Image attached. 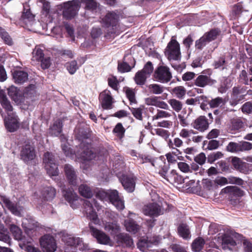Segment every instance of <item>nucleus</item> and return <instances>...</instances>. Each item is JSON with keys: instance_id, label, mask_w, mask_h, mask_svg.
Instances as JSON below:
<instances>
[{"instance_id": "obj_40", "label": "nucleus", "mask_w": 252, "mask_h": 252, "mask_svg": "<svg viewBox=\"0 0 252 252\" xmlns=\"http://www.w3.org/2000/svg\"><path fill=\"white\" fill-rule=\"evenodd\" d=\"M172 93L179 99H182L186 94L187 91L183 86H178L172 89Z\"/></svg>"}, {"instance_id": "obj_17", "label": "nucleus", "mask_w": 252, "mask_h": 252, "mask_svg": "<svg viewBox=\"0 0 252 252\" xmlns=\"http://www.w3.org/2000/svg\"><path fill=\"white\" fill-rule=\"evenodd\" d=\"M145 103L147 105L155 106L160 109L167 110L169 106L165 102L160 100L159 98L157 96H150L145 99Z\"/></svg>"}, {"instance_id": "obj_43", "label": "nucleus", "mask_w": 252, "mask_h": 252, "mask_svg": "<svg viewBox=\"0 0 252 252\" xmlns=\"http://www.w3.org/2000/svg\"><path fill=\"white\" fill-rule=\"evenodd\" d=\"M10 229L16 240H20L22 239V233L20 228L14 224H12L10 225Z\"/></svg>"}, {"instance_id": "obj_62", "label": "nucleus", "mask_w": 252, "mask_h": 252, "mask_svg": "<svg viewBox=\"0 0 252 252\" xmlns=\"http://www.w3.org/2000/svg\"><path fill=\"white\" fill-rule=\"evenodd\" d=\"M41 67L45 69L50 67L51 60L49 57H43L40 61Z\"/></svg>"}, {"instance_id": "obj_16", "label": "nucleus", "mask_w": 252, "mask_h": 252, "mask_svg": "<svg viewBox=\"0 0 252 252\" xmlns=\"http://www.w3.org/2000/svg\"><path fill=\"white\" fill-rule=\"evenodd\" d=\"M35 156L34 149L30 145H26L21 152V158L25 162L33 159Z\"/></svg>"}, {"instance_id": "obj_52", "label": "nucleus", "mask_w": 252, "mask_h": 252, "mask_svg": "<svg viewBox=\"0 0 252 252\" xmlns=\"http://www.w3.org/2000/svg\"><path fill=\"white\" fill-rule=\"evenodd\" d=\"M219 32L217 30H212L210 32H206L204 35L207 37L209 42L215 39L219 35Z\"/></svg>"}, {"instance_id": "obj_12", "label": "nucleus", "mask_w": 252, "mask_h": 252, "mask_svg": "<svg viewBox=\"0 0 252 252\" xmlns=\"http://www.w3.org/2000/svg\"><path fill=\"white\" fill-rule=\"evenodd\" d=\"M0 203L3 207H6L13 214L18 216L21 215L22 207L13 204L6 196L0 195Z\"/></svg>"}, {"instance_id": "obj_15", "label": "nucleus", "mask_w": 252, "mask_h": 252, "mask_svg": "<svg viewBox=\"0 0 252 252\" xmlns=\"http://www.w3.org/2000/svg\"><path fill=\"white\" fill-rule=\"evenodd\" d=\"M160 240L161 239L158 236L150 238L148 240L143 239L138 243V247L141 251L146 252L148 248L150 247L152 245H157Z\"/></svg>"}, {"instance_id": "obj_41", "label": "nucleus", "mask_w": 252, "mask_h": 252, "mask_svg": "<svg viewBox=\"0 0 252 252\" xmlns=\"http://www.w3.org/2000/svg\"><path fill=\"white\" fill-rule=\"evenodd\" d=\"M231 162L234 167L240 171H242L244 167H246L247 165L246 163L243 162L240 158L237 157L233 158Z\"/></svg>"}, {"instance_id": "obj_30", "label": "nucleus", "mask_w": 252, "mask_h": 252, "mask_svg": "<svg viewBox=\"0 0 252 252\" xmlns=\"http://www.w3.org/2000/svg\"><path fill=\"white\" fill-rule=\"evenodd\" d=\"M148 88L150 93L154 94H161L164 91V87L158 84H150Z\"/></svg>"}, {"instance_id": "obj_20", "label": "nucleus", "mask_w": 252, "mask_h": 252, "mask_svg": "<svg viewBox=\"0 0 252 252\" xmlns=\"http://www.w3.org/2000/svg\"><path fill=\"white\" fill-rule=\"evenodd\" d=\"M119 19V15L115 12H111L108 13L103 19V22L105 23L106 26L108 27L112 26V29L113 30L114 27H116V24Z\"/></svg>"}, {"instance_id": "obj_57", "label": "nucleus", "mask_w": 252, "mask_h": 252, "mask_svg": "<svg viewBox=\"0 0 252 252\" xmlns=\"http://www.w3.org/2000/svg\"><path fill=\"white\" fill-rule=\"evenodd\" d=\"M206 160V156L203 153H201L194 157L195 161L200 165H203L204 164Z\"/></svg>"}, {"instance_id": "obj_14", "label": "nucleus", "mask_w": 252, "mask_h": 252, "mask_svg": "<svg viewBox=\"0 0 252 252\" xmlns=\"http://www.w3.org/2000/svg\"><path fill=\"white\" fill-rule=\"evenodd\" d=\"M124 189L128 192H132L135 188V178L132 175H123L120 179Z\"/></svg>"}, {"instance_id": "obj_22", "label": "nucleus", "mask_w": 252, "mask_h": 252, "mask_svg": "<svg viewBox=\"0 0 252 252\" xmlns=\"http://www.w3.org/2000/svg\"><path fill=\"white\" fill-rule=\"evenodd\" d=\"M99 98L101 100V105L103 108L107 109L110 107L112 104V97L109 91L105 90L102 92L100 94Z\"/></svg>"}, {"instance_id": "obj_24", "label": "nucleus", "mask_w": 252, "mask_h": 252, "mask_svg": "<svg viewBox=\"0 0 252 252\" xmlns=\"http://www.w3.org/2000/svg\"><path fill=\"white\" fill-rule=\"evenodd\" d=\"M13 77L14 82L17 84H22L28 79V73L21 70L14 71Z\"/></svg>"}, {"instance_id": "obj_59", "label": "nucleus", "mask_w": 252, "mask_h": 252, "mask_svg": "<svg viewBox=\"0 0 252 252\" xmlns=\"http://www.w3.org/2000/svg\"><path fill=\"white\" fill-rule=\"evenodd\" d=\"M154 131L157 135H159L164 139H167L169 135L168 132L162 128H156L154 130Z\"/></svg>"}, {"instance_id": "obj_33", "label": "nucleus", "mask_w": 252, "mask_h": 252, "mask_svg": "<svg viewBox=\"0 0 252 252\" xmlns=\"http://www.w3.org/2000/svg\"><path fill=\"white\" fill-rule=\"evenodd\" d=\"M125 225L127 231L135 233L139 229V226L133 220H127L125 221Z\"/></svg>"}, {"instance_id": "obj_1", "label": "nucleus", "mask_w": 252, "mask_h": 252, "mask_svg": "<svg viewBox=\"0 0 252 252\" xmlns=\"http://www.w3.org/2000/svg\"><path fill=\"white\" fill-rule=\"evenodd\" d=\"M105 230L110 232L111 235H115L114 239L118 243L128 247L133 245L132 240L127 234L119 233L120 227L116 223L107 222L105 225Z\"/></svg>"}, {"instance_id": "obj_19", "label": "nucleus", "mask_w": 252, "mask_h": 252, "mask_svg": "<svg viewBox=\"0 0 252 252\" xmlns=\"http://www.w3.org/2000/svg\"><path fill=\"white\" fill-rule=\"evenodd\" d=\"M192 127L200 131H204L208 127V123L204 116H200L192 124Z\"/></svg>"}, {"instance_id": "obj_39", "label": "nucleus", "mask_w": 252, "mask_h": 252, "mask_svg": "<svg viewBox=\"0 0 252 252\" xmlns=\"http://www.w3.org/2000/svg\"><path fill=\"white\" fill-rule=\"evenodd\" d=\"M148 76L141 70L137 72L134 77L135 83L139 85H143L145 84Z\"/></svg>"}, {"instance_id": "obj_44", "label": "nucleus", "mask_w": 252, "mask_h": 252, "mask_svg": "<svg viewBox=\"0 0 252 252\" xmlns=\"http://www.w3.org/2000/svg\"><path fill=\"white\" fill-rule=\"evenodd\" d=\"M0 36L5 44L8 45H11L13 44L12 38L8 33L1 27H0Z\"/></svg>"}, {"instance_id": "obj_28", "label": "nucleus", "mask_w": 252, "mask_h": 252, "mask_svg": "<svg viewBox=\"0 0 252 252\" xmlns=\"http://www.w3.org/2000/svg\"><path fill=\"white\" fill-rule=\"evenodd\" d=\"M178 231L179 235L185 239H189L191 235L189 226L186 224H181L178 228Z\"/></svg>"}, {"instance_id": "obj_34", "label": "nucleus", "mask_w": 252, "mask_h": 252, "mask_svg": "<svg viewBox=\"0 0 252 252\" xmlns=\"http://www.w3.org/2000/svg\"><path fill=\"white\" fill-rule=\"evenodd\" d=\"M172 113L175 115L173 112L170 113L163 110H158L157 114L152 117V120L154 121L160 119L169 118L172 116Z\"/></svg>"}, {"instance_id": "obj_5", "label": "nucleus", "mask_w": 252, "mask_h": 252, "mask_svg": "<svg viewBox=\"0 0 252 252\" xmlns=\"http://www.w3.org/2000/svg\"><path fill=\"white\" fill-rule=\"evenodd\" d=\"M43 163L47 173L50 176H57L58 170L53 155L49 152L45 153Z\"/></svg>"}, {"instance_id": "obj_64", "label": "nucleus", "mask_w": 252, "mask_h": 252, "mask_svg": "<svg viewBox=\"0 0 252 252\" xmlns=\"http://www.w3.org/2000/svg\"><path fill=\"white\" fill-rule=\"evenodd\" d=\"M215 183L216 187H217L218 186H224L227 184V178L224 177H218L215 179Z\"/></svg>"}, {"instance_id": "obj_26", "label": "nucleus", "mask_w": 252, "mask_h": 252, "mask_svg": "<svg viewBox=\"0 0 252 252\" xmlns=\"http://www.w3.org/2000/svg\"><path fill=\"white\" fill-rule=\"evenodd\" d=\"M63 239L64 242L70 246L75 247L81 246L82 244V241L80 238L71 235L64 236Z\"/></svg>"}, {"instance_id": "obj_29", "label": "nucleus", "mask_w": 252, "mask_h": 252, "mask_svg": "<svg viewBox=\"0 0 252 252\" xmlns=\"http://www.w3.org/2000/svg\"><path fill=\"white\" fill-rule=\"evenodd\" d=\"M211 79L209 77L202 75L198 76L195 81V85L200 87H204L211 84Z\"/></svg>"}, {"instance_id": "obj_54", "label": "nucleus", "mask_w": 252, "mask_h": 252, "mask_svg": "<svg viewBox=\"0 0 252 252\" xmlns=\"http://www.w3.org/2000/svg\"><path fill=\"white\" fill-rule=\"evenodd\" d=\"M252 149V143L246 141L240 142V152L250 151Z\"/></svg>"}, {"instance_id": "obj_9", "label": "nucleus", "mask_w": 252, "mask_h": 252, "mask_svg": "<svg viewBox=\"0 0 252 252\" xmlns=\"http://www.w3.org/2000/svg\"><path fill=\"white\" fill-rule=\"evenodd\" d=\"M142 212L145 215L151 217H157L163 213L160 206L155 202L145 205L143 207Z\"/></svg>"}, {"instance_id": "obj_47", "label": "nucleus", "mask_w": 252, "mask_h": 252, "mask_svg": "<svg viewBox=\"0 0 252 252\" xmlns=\"http://www.w3.org/2000/svg\"><path fill=\"white\" fill-rule=\"evenodd\" d=\"M66 67L71 74H73L78 68L77 63L75 61H72L66 63Z\"/></svg>"}, {"instance_id": "obj_53", "label": "nucleus", "mask_w": 252, "mask_h": 252, "mask_svg": "<svg viewBox=\"0 0 252 252\" xmlns=\"http://www.w3.org/2000/svg\"><path fill=\"white\" fill-rule=\"evenodd\" d=\"M131 67L126 62H123L118 64V69L121 72H128L131 70Z\"/></svg>"}, {"instance_id": "obj_60", "label": "nucleus", "mask_w": 252, "mask_h": 252, "mask_svg": "<svg viewBox=\"0 0 252 252\" xmlns=\"http://www.w3.org/2000/svg\"><path fill=\"white\" fill-rule=\"evenodd\" d=\"M142 110L143 109L141 108H132L131 110V113L133 115L136 119L142 120Z\"/></svg>"}, {"instance_id": "obj_49", "label": "nucleus", "mask_w": 252, "mask_h": 252, "mask_svg": "<svg viewBox=\"0 0 252 252\" xmlns=\"http://www.w3.org/2000/svg\"><path fill=\"white\" fill-rule=\"evenodd\" d=\"M226 148L228 151L231 153L240 152V142H230L228 144Z\"/></svg>"}, {"instance_id": "obj_23", "label": "nucleus", "mask_w": 252, "mask_h": 252, "mask_svg": "<svg viewBox=\"0 0 252 252\" xmlns=\"http://www.w3.org/2000/svg\"><path fill=\"white\" fill-rule=\"evenodd\" d=\"M64 171L69 183L74 186L76 185V176L72 167L70 165H65Z\"/></svg>"}, {"instance_id": "obj_36", "label": "nucleus", "mask_w": 252, "mask_h": 252, "mask_svg": "<svg viewBox=\"0 0 252 252\" xmlns=\"http://www.w3.org/2000/svg\"><path fill=\"white\" fill-rule=\"evenodd\" d=\"M168 103L170 105L172 109L176 112H179L182 109V103L176 99H170L168 100Z\"/></svg>"}, {"instance_id": "obj_8", "label": "nucleus", "mask_w": 252, "mask_h": 252, "mask_svg": "<svg viewBox=\"0 0 252 252\" xmlns=\"http://www.w3.org/2000/svg\"><path fill=\"white\" fill-rule=\"evenodd\" d=\"M94 206L97 208L98 211L100 209L99 205L94 199H92L91 201L85 200L84 202V211L87 217L96 223L98 221L97 216L94 209Z\"/></svg>"}, {"instance_id": "obj_45", "label": "nucleus", "mask_w": 252, "mask_h": 252, "mask_svg": "<svg viewBox=\"0 0 252 252\" xmlns=\"http://www.w3.org/2000/svg\"><path fill=\"white\" fill-rule=\"evenodd\" d=\"M113 132L116 134L119 138H122L125 132V129L121 123H118L113 130Z\"/></svg>"}, {"instance_id": "obj_50", "label": "nucleus", "mask_w": 252, "mask_h": 252, "mask_svg": "<svg viewBox=\"0 0 252 252\" xmlns=\"http://www.w3.org/2000/svg\"><path fill=\"white\" fill-rule=\"evenodd\" d=\"M167 161L171 163H175L177 160H180V156H178L176 153H169L165 155Z\"/></svg>"}, {"instance_id": "obj_35", "label": "nucleus", "mask_w": 252, "mask_h": 252, "mask_svg": "<svg viewBox=\"0 0 252 252\" xmlns=\"http://www.w3.org/2000/svg\"><path fill=\"white\" fill-rule=\"evenodd\" d=\"M221 192L224 193H232L238 196L243 195V191L236 186L226 187L221 190Z\"/></svg>"}, {"instance_id": "obj_61", "label": "nucleus", "mask_w": 252, "mask_h": 252, "mask_svg": "<svg viewBox=\"0 0 252 252\" xmlns=\"http://www.w3.org/2000/svg\"><path fill=\"white\" fill-rule=\"evenodd\" d=\"M223 156V154L220 152H217L211 154L208 157V161L213 162L214 161L220 158Z\"/></svg>"}, {"instance_id": "obj_31", "label": "nucleus", "mask_w": 252, "mask_h": 252, "mask_svg": "<svg viewBox=\"0 0 252 252\" xmlns=\"http://www.w3.org/2000/svg\"><path fill=\"white\" fill-rule=\"evenodd\" d=\"M204 244V240L202 238L199 237L195 239L191 245L192 251L195 252H200L203 248Z\"/></svg>"}, {"instance_id": "obj_4", "label": "nucleus", "mask_w": 252, "mask_h": 252, "mask_svg": "<svg viewBox=\"0 0 252 252\" xmlns=\"http://www.w3.org/2000/svg\"><path fill=\"white\" fill-rule=\"evenodd\" d=\"M169 60H179L181 59V52L179 43L174 39L168 43L165 51Z\"/></svg>"}, {"instance_id": "obj_10", "label": "nucleus", "mask_w": 252, "mask_h": 252, "mask_svg": "<svg viewBox=\"0 0 252 252\" xmlns=\"http://www.w3.org/2000/svg\"><path fill=\"white\" fill-rule=\"evenodd\" d=\"M4 124L6 129L10 132L16 131L20 126L19 119L15 113L7 115L4 119Z\"/></svg>"}, {"instance_id": "obj_42", "label": "nucleus", "mask_w": 252, "mask_h": 252, "mask_svg": "<svg viewBox=\"0 0 252 252\" xmlns=\"http://www.w3.org/2000/svg\"><path fill=\"white\" fill-rule=\"evenodd\" d=\"M194 134L195 132L193 130L186 128L182 129L179 132L180 137L183 138L187 139L189 141H191V137Z\"/></svg>"}, {"instance_id": "obj_56", "label": "nucleus", "mask_w": 252, "mask_h": 252, "mask_svg": "<svg viewBox=\"0 0 252 252\" xmlns=\"http://www.w3.org/2000/svg\"><path fill=\"white\" fill-rule=\"evenodd\" d=\"M242 111L245 114H251L252 113V103L247 102L244 103L241 107Z\"/></svg>"}, {"instance_id": "obj_3", "label": "nucleus", "mask_w": 252, "mask_h": 252, "mask_svg": "<svg viewBox=\"0 0 252 252\" xmlns=\"http://www.w3.org/2000/svg\"><path fill=\"white\" fill-rule=\"evenodd\" d=\"M154 78L155 80L161 83L169 82L172 78L170 68L164 65H159L155 70Z\"/></svg>"}, {"instance_id": "obj_11", "label": "nucleus", "mask_w": 252, "mask_h": 252, "mask_svg": "<svg viewBox=\"0 0 252 252\" xmlns=\"http://www.w3.org/2000/svg\"><path fill=\"white\" fill-rule=\"evenodd\" d=\"M40 245L44 252H55L57 244L54 238L50 235H44L40 240Z\"/></svg>"}, {"instance_id": "obj_7", "label": "nucleus", "mask_w": 252, "mask_h": 252, "mask_svg": "<svg viewBox=\"0 0 252 252\" xmlns=\"http://www.w3.org/2000/svg\"><path fill=\"white\" fill-rule=\"evenodd\" d=\"M77 156L82 162L81 167L86 169L87 167H86V163L88 162L90 163V161L95 157V155L90 149V146L87 145L84 146L77 153Z\"/></svg>"}, {"instance_id": "obj_25", "label": "nucleus", "mask_w": 252, "mask_h": 252, "mask_svg": "<svg viewBox=\"0 0 252 252\" xmlns=\"http://www.w3.org/2000/svg\"><path fill=\"white\" fill-rule=\"evenodd\" d=\"M56 190L51 187H47L44 188L41 192L42 198L47 201L51 200L54 198L56 195Z\"/></svg>"}, {"instance_id": "obj_6", "label": "nucleus", "mask_w": 252, "mask_h": 252, "mask_svg": "<svg viewBox=\"0 0 252 252\" xmlns=\"http://www.w3.org/2000/svg\"><path fill=\"white\" fill-rule=\"evenodd\" d=\"M80 3L78 0H73L64 3L63 8V16L66 19H71L77 14L80 8Z\"/></svg>"}, {"instance_id": "obj_48", "label": "nucleus", "mask_w": 252, "mask_h": 252, "mask_svg": "<svg viewBox=\"0 0 252 252\" xmlns=\"http://www.w3.org/2000/svg\"><path fill=\"white\" fill-rule=\"evenodd\" d=\"M208 42H209V41L208 40L207 37H206L204 34L199 39L196 41L195 46L196 48L201 49L205 46Z\"/></svg>"}, {"instance_id": "obj_21", "label": "nucleus", "mask_w": 252, "mask_h": 252, "mask_svg": "<svg viewBox=\"0 0 252 252\" xmlns=\"http://www.w3.org/2000/svg\"><path fill=\"white\" fill-rule=\"evenodd\" d=\"M0 103L7 112V115L13 113V107L8 100L5 92L2 90L0 91Z\"/></svg>"}, {"instance_id": "obj_32", "label": "nucleus", "mask_w": 252, "mask_h": 252, "mask_svg": "<svg viewBox=\"0 0 252 252\" xmlns=\"http://www.w3.org/2000/svg\"><path fill=\"white\" fill-rule=\"evenodd\" d=\"M43 57V50L39 47L36 46L32 52V61L39 62Z\"/></svg>"}, {"instance_id": "obj_27", "label": "nucleus", "mask_w": 252, "mask_h": 252, "mask_svg": "<svg viewBox=\"0 0 252 252\" xmlns=\"http://www.w3.org/2000/svg\"><path fill=\"white\" fill-rule=\"evenodd\" d=\"M236 245V242L230 236L224 235L221 238V245L224 250H231L230 246H234Z\"/></svg>"}, {"instance_id": "obj_13", "label": "nucleus", "mask_w": 252, "mask_h": 252, "mask_svg": "<svg viewBox=\"0 0 252 252\" xmlns=\"http://www.w3.org/2000/svg\"><path fill=\"white\" fill-rule=\"evenodd\" d=\"M92 235L97 239V242L103 245L112 246L113 243L109 236L104 232L93 227H91Z\"/></svg>"}, {"instance_id": "obj_2", "label": "nucleus", "mask_w": 252, "mask_h": 252, "mask_svg": "<svg viewBox=\"0 0 252 252\" xmlns=\"http://www.w3.org/2000/svg\"><path fill=\"white\" fill-rule=\"evenodd\" d=\"M97 196L101 200H109L118 210H123L124 208V201L120 198L117 190L99 191L97 193Z\"/></svg>"}, {"instance_id": "obj_58", "label": "nucleus", "mask_w": 252, "mask_h": 252, "mask_svg": "<svg viewBox=\"0 0 252 252\" xmlns=\"http://www.w3.org/2000/svg\"><path fill=\"white\" fill-rule=\"evenodd\" d=\"M108 85L115 90H118V81L114 76H112L108 79Z\"/></svg>"}, {"instance_id": "obj_55", "label": "nucleus", "mask_w": 252, "mask_h": 252, "mask_svg": "<svg viewBox=\"0 0 252 252\" xmlns=\"http://www.w3.org/2000/svg\"><path fill=\"white\" fill-rule=\"evenodd\" d=\"M83 2L85 3L86 8L88 9L94 10L97 6V4L94 0H83Z\"/></svg>"}, {"instance_id": "obj_37", "label": "nucleus", "mask_w": 252, "mask_h": 252, "mask_svg": "<svg viewBox=\"0 0 252 252\" xmlns=\"http://www.w3.org/2000/svg\"><path fill=\"white\" fill-rule=\"evenodd\" d=\"M79 191L81 195L86 198H91L93 195L90 188L85 184H82L79 187Z\"/></svg>"}, {"instance_id": "obj_51", "label": "nucleus", "mask_w": 252, "mask_h": 252, "mask_svg": "<svg viewBox=\"0 0 252 252\" xmlns=\"http://www.w3.org/2000/svg\"><path fill=\"white\" fill-rule=\"evenodd\" d=\"M153 70L152 63L151 62H148L141 71L149 77L153 72Z\"/></svg>"}, {"instance_id": "obj_38", "label": "nucleus", "mask_w": 252, "mask_h": 252, "mask_svg": "<svg viewBox=\"0 0 252 252\" xmlns=\"http://www.w3.org/2000/svg\"><path fill=\"white\" fill-rule=\"evenodd\" d=\"M62 128V122L59 120L56 122L53 126L50 128V133L53 135L58 136L59 135Z\"/></svg>"}, {"instance_id": "obj_46", "label": "nucleus", "mask_w": 252, "mask_h": 252, "mask_svg": "<svg viewBox=\"0 0 252 252\" xmlns=\"http://www.w3.org/2000/svg\"><path fill=\"white\" fill-rule=\"evenodd\" d=\"M224 104V100L222 98L219 97L212 99L209 102V104L211 108H216L221 106Z\"/></svg>"}, {"instance_id": "obj_63", "label": "nucleus", "mask_w": 252, "mask_h": 252, "mask_svg": "<svg viewBox=\"0 0 252 252\" xmlns=\"http://www.w3.org/2000/svg\"><path fill=\"white\" fill-rule=\"evenodd\" d=\"M178 168L183 172L187 173L190 172V168L189 166L186 163L184 162H180L178 163Z\"/></svg>"}, {"instance_id": "obj_18", "label": "nucleus", "mask_w": 252, "mask_h": 252, "mask_svg": "<svg viewBox=\"0 0 252 252\" xmlns=\"http://www.w3.org/2000/svg\"><path fill=\"white\" fill-rule=\"evenodd\" d=\"M63 196L65 200L70 204L73 209L77 208L78 204L77 203L78 196L72 189L65 191L63 190Z\"/></svg>"}]
</instances>
